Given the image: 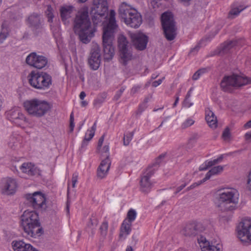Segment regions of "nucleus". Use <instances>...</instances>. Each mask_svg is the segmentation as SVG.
I'll use <instances>...</instances> for the list:
<instances>
[{
	"label": "nucleus",
	"instance_id": "1",
	"mask_svg": "<svg viewBox=\"0 0 251 251\" xmlns=\"http://www.w3.org/2000/svg\"><path fill=\"white\" fill-rule=\"evenodd\" d=\"M88 14V7H82L76 15L74 23L75 32L78 35L80 40L84 44L90 42L96 31L95 28L91 26Z\"/></svg>",
	"mask_w": 251,
	"mask_h": 251
},
{
	"label": "nucleus",
	"instance_id": "2",
	"mask_svg": "<svg viewBox=\"0 0 251 251\" xmlns=\"http://www.w3.org/2000/svg\"><path fill=\"white\" fill-rule=\"evenodd\" d=\"M115 15V11L111 10L107 22L104 24L103 28L102 44L103 52L104 58L107 60L111 59L115 53L113 41L114 39V33L118 28Z\"/></svg>",
	"mask_w": 251,
	"mask_h": 251
},
{
	"label": "nucleus",
	"instance_id": "3",
	"mask_svg": "<svg viewBox=\"0 0 251 251\" xmlns=\"http://www.w3.org/2000/svg\"><path fill=\"white\" fill-rule=\"evenodd\" d=\"M21 225L25 233L29 237L36 238L43 233L38 214L35 211H25L21 217Z\"/></svg>",
	"mask_w": 251,
	"mask_h": 251
},
{
	"label": "nucleus",
	"instance_id": "4",
	"mask_svg": "<svg viewBox=\"0 0 251 251\" xmlns=\"http://www.w3.org/2000/svg\"><path fill=\"white\" fill-rule=\"evenodd\" d=\"M239 193L232 188H221V208L222 213L227 212V218L230 219L232 212L237 207Z\"/></svg>",
	"mask_w": 251,
	"mask_h": 251
},
{
	"label": "nucleus",
	"instance_id": "5",
	"mask_svg": "<svg viewBox=\"0 0 251 251\" xmlns=\"http://www.w3.org/2000/svg\"><path fill=\"white\" fill-rule=\"evenodd\" d=\"M119 13L121 19L128 26L138 28L142 22V16L136 9L126 2L119 6Z\"/></svg>",
	"mask_w": 251,
	"mask_h": 251
},
{
	"label": "nucleus",
	"instance_id": "6",
	"mask_svg": "<svg viewBox=\"0 0 251 251\" xmlns=\"http://www.w3.org/2000/svg\"><path fill=\"white\" fill-rule=\"evenodd\" d=\"M23 106L29 115L37 118L44 116L50 109L48 102L37 98L25 101Z\"/></svg>",
	"mask_w": 251,
	"mask_h": 251
},
{
	"label": "nucleus",
	"instance_id": "7",
	"mask_svg": "<svg viewBox=\"0 0 251 251\" xmlns=\"http://www.w3.org/2000/svg\"><path fill=\"white\" fill-rule=\"evenodd\" d=\"M28 82L33 88L39 90H46L52 84L51 76L45 72L31 71L27 76Z\"/></svg>",
	"mask_w": 251,
	"mask_h": 251
},
{
	"label": "nucleus",
	"instance_id": "8",
	"mask_svg": "<svg viewBox=\"0 0 251 251\" xmlns=\"http://www.w3.org/2000/svg\"><path fill=\"white\" fill-rule=\"evenodd\" d=\"M108 8L107 0H93L90 14L94 25H98L107 17Z\"/></svg>",
	"mask_w": 251,
	"mask_h": 251
},
{
	"label": "nucleus",
	"instance_id": "9",
	"mask_svg": "<svg viewBox=\"0 0 251 251\" xmlns=\"http://www.w3.org/2000/svg\"><path fill=\"white\" fill-rule=\"evenodd\" d=\"M237 236L243 244L251 245V218H242L236 227Z\"/></svg>",
	"mask_w": 251,
	"mask_h": 251
},
{
	"label": "nucleus",
	"instance_id": "10",
	"mask_svg": "<svg viewBox=\"0 0 251 251\" xmlns=\"http://www.w3.org/2000/svg\"><path fill=\"white\" fill-rule=\"evenodd\" d=\"M162 25L165 37L168 41L174 40L176 36V28L173 14L165 12L161 16Z\"/></svg>",
	"mask_w": 251,
	"mask_h": 251
},
{
	"label": "nucleus",
	"instance_id": "11",
	"mask_svg": "<svg viewBox=\"0 0 251 251\" xmlns=\"http://www.w3.org/2000/svg\"><path fill=\"white\" fill-rule=\"evenodd\" d=\"M251 83V79L242 74H233L225 76L221 82V85L225 90L226 86L239 87Z\"/></svg>",
	"mask_w": 251,
	"mask_h": 251
},
{
	"label": "nucleus",
	"instance_id": "12",
	"mask_svg": "<svg viewBox=\"0 0 251 251\" xmlns=\"http://www.w3.org/2000/svg\"><path fill=\"white\" fill-rule=\"evenodd\" d=\"M25 197L30 205L34 209L39 211L45 210L47 207L46 199L40 192L27 194Z\"/></svg>",
	"mask_w": 251,
	"mask_h": 251
},
{
	"label": "nucleus",
	"instance_id": "13",
	"mask_svg": "<svg viewBox=\"0 0 251 251\" xmlns=\"http://www.w3.org/2000/svg\"><path fill=\"white\" fill-rule=\"evenodd\" d=\"M6 116L8 120L20 127H24L28 123V119L18 107H14L7 111Z\"/></svg>",
	"mask_w": 251,
	"mask_h": 251
},
{
	"label": "nucleus",
	"instance_id": "14",
	"mask_svg": "<svg viewBox=\"0 0 251 251\" xmlns=\"http://www.w3.org/2000/svg\"><path fill=\"white\" fill-rule=\"evenodd\" d=\"M18 187V184L15 178L7 177L1 179L0 182V191L4 195H14Z\"/></svg>",
	"mask_w": 251,
	"mask_h": 251
},
{
	"label": "nucleus",
	"instance_id": "15",
	"mask_svg": "<svg viewBox=\"0 0 251 251\" xmlns=\"http://www.w3.org/2000/svg\"><path fill=\"white\" fill-rule=\"evenodd\" d=\"M26 63L29 66L37 69H42L45 67L48 63L47 58L44 56L37 54L33 52L28 54L25 59Z\"/></svg>",
	"mask_w": 251,
	"mask_h": 251
},
{
	"label": "nucleus",
	"instance_id": "16",
	"mask_svg": "<svg viewBox=\"0 0 251 251\" xmlns=\"http://www.w3.org/2000/svg\"><path fill=\"white\" fill-rule=\"evenodd\" d=\"M155 173V169L148 167L143 174L140 180V189L145 193H148L153 187L154 182L151 180V177Z\"/></svg>",
	"mask_w": 251,
	"mask_h": 251
},
{
	"label": "nucleus",
	"instance_id": "17",
	"mask_svg": "<svg viewBox=\"0 0 251 251\" xmlns=\"http://www.w3.org/2000/svg\"><path fill=\"white\" fill-rule=\"evenodd\" d=\"M100 48L97 44L93 46L88 58V64L91 69L97 70L100 64Z\"/></svg>",
	"mask_w": 251,
	"mask_h": 251
},
{
	"label": "nucleus",
	"instance_id": "18",
	"mask_svg": "<svg viewBox=\"0 0 251 251\" xmlns=\"http://www.w3.org/2000/svg\"><path fill=\"white\" fill-rule=\"evenodd\" d=\"M130 38L135 48L140 50H144L147 47L148 37L142 33H134L130 34Z\"/></svg>",
	"mask_w": 251,
	"mask_h": 251
},
{
	"label": "nucleus",
	"instance_id": "19",
	"mask_svg": "<svg viewBox=\"0 0 251 251\" xmlns=\"http://www.w3.org/2000/svg\"><path fill=\"white\" fill-rule=\"evenodd\" d=\"M22 172L29 176H40V170L35 165L30 162H25L20 167Z\"/></svg>",
	"mask_w": 251,
	"mask_h": 251
},
{
	"label": "nucleus",
	"instance_id": "20",
	"mask_svg": "<svg viewBox=\"0 0 251 251\" xmlns=\"http://www.w3.org/2000/svg\"><path fill=\"white\" fill-rule=\"evenodd\" d=\"M111 165V161L109 157H107L102 160L97 169V176L102 179L104 178L108 174Z\"/></svg>",
	"mask_w": 251,
	"mask_h": 251
},
{
	"label": "nucleus",
	"instance_id": "21",
	"mask_svg": "<svg viewBox=\"0 0 251 251\" xmlns=\"http://www.w3.org/2000/svg\"><path fill=\"white\" fill-rule=\"evenodd\" d=\"M27 22L34 30L40 29L42 27V21L39 14L33 13L28 18Z\"/></svg>",
	"mask_w": 251,
	"mask_h": 251
},
{
	"label": "nucleus",
	"instance_id": "22",
	"mask_svg": "<svg viewBox=\"0 0 251 251\" xmlns=\"http://www.w3.org/2000/svg\"><path fill=\"white\" fill-rule=\"evenodd\" d=\"M205 120L209 126L213 129H215L218 126V121L214 113L207 109L205 110Z\"/></svg>",
	"mask_w": 251,
	"mask_h": 251
},
{
	"label": "nucleus",
	"instance_id": "23",
	"mask_svg": "<svg viewBox=\"0 0 251 251\" xmlns=\"http://www.w3.org/2000/svg\"><path fill=\"white\" fill-rule=\"evenodd\" d=\"M198 242L201 251H219V249L216 246L210 245L209 242L203 237H201L198 239Z\"/></svg>",
	"mask_w": 251,
	"mask_h": 251
},
{
	"label": "nucleus",
	"instance_id": "24",
	"mask_svg": "<svg viewBox=\"0 0 251 251\" xmlns=\"http://www.w3.org/2000/svg\"><path fill=\"white\" fill-rule=\"evenodd\" d=\"M74 10V7L72 5H65L61 7L60 12L62 21H64L71 18Z\"/></svg>",
	"mask_w": 251,
	"mask_h": 251
},
{
	"label": "nucleus",
	"instance_id": "25",
	"mask_svg": "<svg viewBox=\"0 0 251 251\" xmlns=\"http://www.w3.org/2000/svg\"><path fill=\"white\" fill-rule=\"evenodd\" d=\"M132 223L128 222L127 221L124 220L121 227L119 236L120 238L125 239L129 235L131 231Z\"/></svg>",
	"mask_w": 251,
	"mask_h": 251
},
{
	"label": "nucleus",
	"instance_id": "26",
	"mask_svg": "<svg viewBox=\"0 0 251 251\" xmlns=\"http://www.w3.org/2000/svg\"><path fill=\"white\" fill-rule=\"evenodd\" d=\"M96 122H95L91 129H88L85 133L84 138L82 142L81 148H84L88 145V142L90 141L94 137L96 129Z\"/></svg>",
	"mask_w": 251,
	"mask_h": 251
},
{
	"label": "nucleus",
	"instance_id": "27",
	"mask_svg": "<svg viewBox=\"0 0 251 251\" xmlns=\"http://www.w3.org/2000/svg\"><path fill=\"white\" fill-rule=\"evenodd\" d=\"M121 58L123 63L126 65V62L132 58V53L130 48H126L119 50Z\"/></svg>",
	"mask_w": 251,
	"mask_h": 251
},
{
	"label": "nucleus",
	"instance_id": "28",
	"mask_svg": "<svg viewBox=\"0 0 251 251\" xmlns=\"http://www.w3.org/2000/svg\"><path fill=\"white\" fill-rule=\"evenodd\" d=\"M22 137L18 135H11L8 142V146L13 149L20 147L22 142Z\"/></svg>",
	"mask_w": 251,
	"mask_h": 251
},
{
	"label": "nucleus",
	"instance_id": "29",
	"mask_svg": "<svg viewBox=\"0 0 251 251\" xmlns=\"http://www.w3.org/2000/svg\"><path fill=\"white\" fill-rule=\"evenodd\" d=\"M219 159V158H217L216 159H214L213 160L206 161L200 166L199 170L201 171H205L209 168L216 165Z\"/></svg>",
	"mask_w": 251,
	"mask_h": 251
},
{
	"label": "nucleus",
	"instance_id": "30",
	"mask_svg": "<svg viewBox=\"0 0 251 251\" xmlns=\"http://www.w3.org/2000/svg\"><path fill=\"white\" fill-rule=\"evenodd\" d=\"M25 243L23 240H14L12 242V249L14 251H22Z\"/></svg>",
	"mask_w": 251,
	"mask_h": 251
},
{
	"label": "nucleus",
	"instance_id": "31",
	"mask_svg": "<svg viewBox=\"0 0 251 251\" xmlns=\"http://www.w3.org/2000/svg\"><path fill=\"white\" fill-rule=\"evenodd\" d=\"M118 42L119 50L128 47V42L124 35H120L118 37Z\"/></svg>",
	"mask_w": 251,
	"mask_h": 251
},
{
	"label": "nucleus",
	"instance_id": "32",
	"mask_svg": "<svg viewBox=\"0 0 251 251\" xmlns=\"http://www.w3.org/2000/svg\"><path fill=\"white\" fill-rule=\"evenodd\" d=\"M212 196V200L215 203L216 206L219 207L220 206V190L217 189L213 191L211 193Z\"/></svg>",
	"mask_w": 251,
	"mask_h": 251
},
{
	"label": "nucleus",
	"instance_id": "33",
	"mask_svg": "<svg viewBox=\"0 0 251 251\" xmlns=\"http://www.w3.org/2000/svg\"><path fill=\"white\" fill-rule=\"evenodd\" d=\"M220 172V166H217L213 167L210 170H209L204 177L207 181L209 180L212 176L217 175Z\"/></svg>",
	"mask_w": 251,
	"mask_h": 251
},
{
	"label": "nucleus",
	"instance_id": "34",
	"mask_svg": "<svg viewBox=\"0 0 251 251\" xmlns=\"http://www.w3.org/2000/svg\"><path fill=\"white\" fill-rule=\"evenodd\" d=\"M137 213L135 210L130 209L127 212V217L124 220L127 221L128 222L132 223L135 220Z\"/></svg>",
	"mask_w": 251,
	"mask_h": 251
},
{
	"label": "nucleus",
	"instance_id": "35",
	"mask_svg": "<svg viewBox=\"0 0 251 251\" xmlns=\"http://www.w3.org/2000/svg\"><path fill=\"white\" fill-rule=\"evenodd\" d=\"M108 223L106 220L103 221V222L102 223L100 227V235L105 237L107 234V231H108Z\"/></svg>",
	"mask_w": 251,
	"mask_h": 251
},
{
	"label": "nucleus",
	"instance_id": "36",
	"mask_svg": "<svg viewBox=\"0 0 251 251\" xmlns=\"http://www.w3.org/2000/svg\"><path fill=\"white\" fill-rule=\"evenodd\" d=\"M134 132H127L124 135L123 138L124 145L125 146H128L132 140L134 136Z\"/></svg>",
	"mask_w": 251,
	"mask_h": 251
},
{
	"label": "nucleus",
	"instance_id": "37",
	"mask_svg": "<svg viewBox=\"0 0 251 251\" xmlns=\"http://www.w3.org/2000/svg\"><path fill=\"white\" fill-rule=\"evenodd\" d=\"M222 138L225 142L229 143L232 139L231 135L228 127H226L223 131Z\"/></svg>",
	"mask_w": 251,
	"mask_h": 251
},
{
	"label": "nucleus",
	"instance_id": "38",
	"mask_svg": "<svg viewBox=\"0 0 251 251\" xmlns=\"http://www.w3.org/2000/svg\"><path fill=\"white\" fill-rule=\"evenodd\" d=\"M185 234L186 236H194L197 234L195 226L190 225L185 228Z\"/></svg>",
	"mask_w": 251,
	"mask_h": 251
},
{
	"label": "nucleus",
	"instance_id": "39",
	"mask_svg": "<svg viewBox=\"0 0 251 251\" xmlns=\"http://www.w3.org/2000/svg\"><path fill=\"white\" fill-rule=\"evenodd\" d=\"M245 9L240 6L239 7H233L229 12V16L231 18L237 16L242 10Z\"/></svg>",
	"mask_w": 251,
	"mask_h": 251
},
{
	"label": "nucleus",
	"instance_id": "40",
	"mask_svg": "<svg viewBox=\"0 0 251 251\" xmlns=\"http://www.w3.org/2000/svg\"><path fill=\"white\" fill-rule=\"evenodd\" d=\"M53 9L50 5H48L47 7V9L46 11V14L48 19V21L50 23H52L53 21V18L54 17V15L53 14Z\"/></svg>",
	"mask_w": 251,
	"mask_h": 251
},
{
	"label": "nucleus",
	"instance_id": "41",
	"mask_svg": "<svg viewBox=\"0 0 251 251\" xmlns=\"http://www.w3.org/2000/svg\"><path fill=\"white\" fill-rule=\"evenodd\" d=\"M195 123L194 120L191 118H189L187 119L182 124L181 127L183 129L186 128L191 126L193 125Z\"/></svg>",
	"mask_w": 251,
	"mask_h": 251
},
{
	"label": "nucleus",
	"instance_id": "42",
	"mask_svg": "<svg viewBox=\"0 0 251 251\" xmlns=\"http://www.w3.org/2000/svg\"><path fill=\"white\" fill-rule=\"evenodd\" d=\"M165 157L164 154H161L159 155L156 159L155 163L151 166H149V167H153L155 169V172L157 170V167L158 165L161 164L162 162L163 159Z\"/></svg>",
	"mask_w": 251,
	"mask_h": 251
},
{
	"label": "nucleus",
	"instance_id": "43",
	"mask_svg": "<svg viewBox=\"0 0 251 251\" xmlns=\"http://www.w3.org/2000/svg\"><path fill=\"white\" fill-rule=\"evenodd\" d=\"M8 36V32L6 28H2L0 32V44L3 43L4 41Z\"/></svg>",
	"mask_w": 251,
	"mask_h": 251
},
{
	"label": "nucleus",
	"instance_id": "44",
	"mask_svg": "<svg viewBox=\"0 0 251 251\" xmlns=\"http://www.w3.org/2000/svg\"><path fill=\"white\" fill-rule=\"evenodd\" d=\"M147 101H145L139 105L138 110L137 111V114L140 115L141 113L146 109Z\"/></svg>",
	"mask_w": 251,
	"mask_h": 251
},
{
	"label": "nucleus",
	"instance_id": "45",
	"mask_svg": "<svg viewBox=\"0 0 251 251\" xmlns=\"http://www.w3.org/2000/svg\"><path fill=\"white\" fill-rule=\"evenodd\" d=\"M25 245L22 251H38L30 244L25 243Z\"/></svg>",
	"mask_w": 251,
	"mask_h": 251
},
{
	"label": "nucleus",
	"instance_id": "46",
	"mask_svg": "<svg viewBox=\"0 0 251 251\" xmlns=\"http://www.w3.org/2000/svg\"><path fill=\"white\" fill-rule=\"evenodd\" d=\"M78 177V174L77 173H75L73 174L72 178V186L73 188H75V184L77 182Z\"/></svg>",
	"mask_w": 251,
	"mask_h": 251
},
{
	"label": "nucleus",
	"instance_id": "47",
	"mask_svg": "<svg viewBox=\"0 0 251 251\" xmlns=\"http://www.w3.org/2000/svg\"><path fill=\"white\" fill-rule=\"evenodd\" d=\"M236 44L235 41H230L229 42L226 43V45H225L223 47V50H228L231 48H232Z\"/></svg>",
	"mask_w": 251,
	"mask_h": 251
},
{
	"label": "nucleus",
	"instance_id": "48",
	"mask_svg": "<svg viewBox=\"0 0 251 251\" xmlns=\"http://www.w3.org/2000/svg\"><path fill=\"white\" fill-rule=\"evenodd\" d=\"M205 181H206V180L204 178H203L202 179L198 181V182H195V183H193V184H192L191 185H190V187L192 188L193 189L195 188V187L201 185V184H202L203 183L205 182Z\"/></svg>",
	"mask_w": 251,
	"mask_h": 251
},
{
	"label": "nucleus",
	"instance_id": "49",
	"mask_svg": "<svg viewBox=\"0 0 251 251\" xmlns=\"http://www.w3.org/2000/svg\"><path fill=\"white\" fill-rule=\"evenodd\" d=\"M247 188L251 193V170L250 171L248 175Z\"/></svg>",
	"mask_w": 251,
	"mask_h": 251
},
{
	"label": "nucleus",
	"instance_id": "50",
	"mask_svg": "<svg viewBox=\"0 0 251 251\" xmlns=\"http://www.w3.org/2000/svg\"><path fill=\"white\" fill-rule=\"evenodd\" d=\"M161 0H151V4L153 8H158L160 4V1Z\"/></svg>",
	"mask_w": 251,
	"mask_h": 251
},
{
	"label": "nucleus",
	"instance_id": "51",
	"mask_svg": "<svg viewBox=\"0 0 251 251\" xmlns=\"http://www.w3.org/2000/svg\"><path fill=\"white\" fill-rule=\"evenodd\" d=\"M141 88L140 85H135L131 89V94L134 95L136 93L138 92Z\"/></svg>",
	"mask_w": 251,
	"mask_h": 251
},
{
	"label": "nucleus",
	"instance_id": "52",
	"mask_svg": "<svg viewBox=\"0 0 251 251\" xmlns=\"http://www.w3.org/2000/svg\"><path fill=\"white\" fill-rule=\"evenodd\" d=\"M165 77H163L161 79H159L158 80H155L154 81H153L152 83V86L154 87H157L158 85H159L160 84H161V83L162 82L163 80L164 79Z\"/></svg>",
	"mask_w": 251,
	"mask_h": 251
},
{
	"label": "nucleus",
	"instance_id": "53",
	"mask_svg": "<svg viewBox=\"0 0 251 251\" xmlns=\"http://www.w3.org/2000/svg\"><path fill=\"white\" fill-rule=\"evenodd\" d=\"M221 219H220V220H222V221H228V220H229L231 217L230 218V219H228L227 218V212H225L224 214L222 213V211L221 210ZM232 217V216H231Z\"/></svg>",
	"mask_w": 251,
	"mask_h": 251
},
{
	"label": "nucleus",
	"instance_id": "54",
	"mask_svg": "<svg viewBox=\"0 0 251 251\" xmlns=\"http://www.w3.org/2000/svg\"><path fill=\"white\" fill-rule=\"evenodd\" d=\"M193 103L190 101L189 99H185L183 101V106L185 107H190Z\"/></svg>",
	"mask_w": 251,
	"mask_h": 251
},
{
	"label": "nucleus",
	"instance_id": "55",
	"mask_svg": "<svg viewBox=\"0 0 251 251\" xmlns=\"http://www.w3.org/2000/svg\"><path fill=\"white\" fill-rule=\"evenodd\" d=\"M200 48H201L200 43H199L190 50V53L191 54H195L198 51V50H200Z\"/></svg>",
	"mask_w": 251,
	"mask_h": 251
},
{
	"label": "nucleus",
	"instance_id": "56",
	"mask_svg": "<svg viewBox=\"0 0 251 251\" xmlns=\"http://www.w3.org/2000/svg\"><path fill=\"white\" fill-rule=\"evenodd\" d=\"M109 148L107 145L104 146L101 150V152L102 153H105V156L106 157H107V155L109 157Z\"/></svg>",
	"mask_w": 251,
	"mask_h": 251
},
{
	"label": "nucleus",
	"instance_id": "57",
	"mask_svg": "<svg viewBox=\"0 0 251 251\" xmlns=\"http://www.w3.org/2000/svg\"><path fill=\"white\" fill-rule=\"evenodd\" d=\"M200 72H201V71H197L192 76V78L193 80H198L200 77L201 76L200 75Z\"/></svg>",
	"mask_w": 251,
	"mask_h": 251
},
{
	"label": "nucleus",
	"instance_id": "58",
	"mask_svg": "<svg viewBox=\"0 0 251 251\" xmlns=\"http://www.w3.org/2000/svg\"><path fill=\"white\" fill-rule=\"evenodd\" d=\"M209 70V68H201V69L198 70V71H201L200 74L201 76L202 75H203L204 74L207 73Z\"/></svg>",
	"mask_w": 251,
	"mask_h": 251
},
{
	"label": "nucleus",
	"instance_id": "59",
	"mask_svg": "<svg viewBox=\"0 0 251 251\" xmlns=\"http://www.w3.org/2000/svg\"><path fill=\"white\" fill-rule=\"evenodd\" d=\"M104 141V135L102 136L99 140L98 149H99L102 146Z\"/></svg>",
	"mask_w": 251,
	"mask_h": 251
},
{
	"label": "nucleus",
	"instance_id": "60",
	"mask_svg": "<svg viewBox=\"0 0 251 251\" xmlns=\"http://www.w3.org/2000/svg\"><path fill=\"white\" fill-rule=\"evenodd\" d=\"M186 186V184H183L181 185L180 186L178 187L176 189V191L175 192V194H177L179 192H180L181 190H182L185 186Z\"/></svg>",
	"mask_w": 251,
	"mask_h": 251
},
{
	"label": "nucleus",
	"instance_id": "61",
	"mask_svg": "<svg viewBox=\"0 0 251 251\" xmlns=\"http://www.w3.org/2000/svg\"><path fill=\"white\" fill-rule=\"evenodd\" d=\"M192 91H193V88H191L189 89V90L188 91L185 99H189L190 98L191 95H192Z\"/></svg>",
	"mask_w": 251,
	"mask_h": 251
},
{
	"label": "nucleus",
	"instance_id": "62",
	"mask_svg": "<svg viewBox=\"0 0 251 251\" xmlns=\"http://www.w3.org/2000/svg\"><path fill=\"white\" fill-rule=\"evenodd\" d=\"M125 88H121L119 91L117 92V95L118 96V97H120L121 95L122 94L123 92L125 91Z\"/></svg>",
	"mask_w": 251,
	"mask_h": 251
},
{
	"label": "nucleus",
	"instance_id": "63",
	"mask_svg": "<svg viewBox=\"0 0 251 251\" xmlns=\"http://www.w3.org/2000/svg\"><path fill=\"white\" fill-rule=\"evenodd\" d=\"M245 138L247 140H250L251 139V131L246 133Z\"/></svg>",
	"mask_w": 251,
	"mask_h": 251
},
{
	"label": "nucleus",
	"instance_id": "64",
	"mask_svg": "<svg viewBox=\"0 0 251 251\" xmlns=\"http://www.w3.org/2000/svg\"><path fill=\"white\" fill-rule=\"evenodd\" d=\"M244 127L245 128H249L251 127V120L247 122L245 125Z\"/></svg>",
	"mask_w": 251,
	"mask_h": 251
}]
</instances>
